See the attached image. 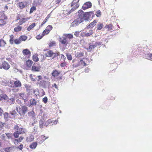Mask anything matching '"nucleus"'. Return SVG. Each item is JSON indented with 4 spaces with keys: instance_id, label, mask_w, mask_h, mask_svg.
<instances>
[{
    "instance_id": "obj_1",
    "label": "nucleus",
    "mask_w": 152,
    "mask_h": 152,
    "mask_svg": "<svg viewBox=\"0 0 152 152\" xmlns=\"http://www.w3.org/2000/svg\"><path fill=\"white\" fill-rule=\"evenodd\" d=\"M77 18L72 22L71 26L76 27L83 22L84 20L87 21L91 20L94 16V13L92 12L84 13L83 10H80L77 13Z\"/></svg>"
},
{
    "instance_id": "obj_2",
    "label": "nucleus",
    "mask_w": 152,
    "mask_h": 152,
    "mask_svg": "<svg viewBox=\"0 0 152 152\" xmlns=\"http://www.w3.org/2000/svg\"><path fill=\"white\" fill-rule=\"evenodd\" d=\"M16 110L21 116H23L28 111V107L26 106H22L21 108L19 106H16Z\"/></svg>"
},
{
    "instance_id": "obj_3",
    "label": "nucleus",
    "mask_w": 152,
    "mask_h": 152,
    "mask_svg": "<svg viewBox=\"0 0 152 152\" xmlns=\"http://www.w3.org/2000/svg\"><path fill=\"white\" fill-rule=\"evenodd\" d=\"M50 83L48 81H46L44 80H42L39 82V86L44 88H48L49 87Z\"/></svg>"
},
{
    "instance_id": "obj_4",
    "label": "nucleus",
    "mask_w": 152,
    "mask_h": 152,
    "mask_svg": "<svg viewBox=\"0 0 152 152\" xmlns=\"http://www.w3.org/2000/svg\"><path fill=\"white\" fill-rule=\"evenodd\" d=\"M59 42L63 44L64 46L66 47L69 42V40L66 37H60L59 38Z\"/></svg>"
},
{
    "instance_id": "obj_5",
    "label": "nucleus",
    "mask_w": 152,
    "mask_h": 152,
    "mask_svg": "<svg viewBox=\"0 0 152 152\" xmlns=\"http://www.w3.org/2000/svg\"><path fill=\"white\" fill-rule=\"evenodd\" d=\"M7 19V17L3 12L0 13V26H2L6 23L5 20Z\"/></svg>"
},
{
    "instance_id": "obj_6",
    "label": "nucleus",
    "mask_w": 152,
    "mask_h": 152,
    "mask_svg": "<svg viewBox=\"0 0 152 152\" xmlns=\"http://www.w3.org/2000/svg\"><path fill=\"white\" fill-rule=\"evenodd\" d=\"M101 45V43L99 42H96L94 44H93V43H91L89 44V45L87 50L88 52H91V51L93 50L97 46L99 45Z\"/></svg>"
},
{
    "instance_id": "obj_7",
    "label": "nucleus",
    "mask_w": 152,
    "mask_h": 152,
    "mask_svg": "<svg viewBox=\"0 0 152 152\" xmlns=\"http://www.w3.org/2000/svg\"><path fill=\"white\" fill-rule=\"evenodd\" d=\"M45 136L44 135H42L37 139V141L40 144L42 143L46 139L48 138V137H47L45 138Z\"/></svg>"
},
{
    "instance_id": "obj_8",
    "label": "nucleus",
    "mask_w": 152,
    "mask_h": 152,
    "mask_svg": "<svg viewBox=\"0 0 152 152\" xmlns=\"http://www.w3.org/2000/svg\"><path fill=\"white\" fill-rule=\"evenodd\" d=\"M92 6L91 2L88 1L85 3L83 6L82 8L85 10L87 9L91 8Z\"/></svg>"
},
{
    "instance_id": "obj_9",
    "label": "nucleus",
    "mask_w": 152,
    "mask_h": 152,
    "mask_svg": "<svg viewBox=\"0 0 152 152\" xmlns=\"http://www.w3.org/2000/svg\"><path fill=\"white\" fill-rule=\"evenodd\" d=\"M30 104L28 105V107L35 106L37 104V101L34 99H31L29 100Z\"/></svg>"
},
{
    "instance_id": "obj_10",
    "label": "nucleus",
    "mask_w": 152,
    "mask_h": 152,
    "mask_svg": "<svg viewBox=\"0 0 152 152\" xmlns=\"http://www.w3.org/2000/svg\"><path fill=\"white\" fill-rule=\"evenodd\" d=\"M27 2L26 1H23V2H19L17 4L18 6L20 9H23L27 5Z\"/></svg>"
},
{
    "instance_id": "obj_11",
    "label": "nucleus",
    "mask_w": 152,
    "mask_h": 152,
    "mask_svg": "<svg viewBox=\"0 0 152 152\" xmlns=\"http://www.w3.org/2000/svg\"><path fill=\"white\" fill-rule=\"evenodd\" d=\"M52 28L53 27L52 26L48 25L43 31V34H48L50 32V30L52 29Z\"/></svg>"
},
{
    "instance_id": "obj_12",
    "label": "nucleus",
    "mask_w": 152,
    "mask_h": 152,
    "mask_svg": "<svg viewBox=\"0 0 152 152\" xmlns=\"http://www.w3.org/2000/svg\"><path fill=\"white\" fill-rule=\"evenodd\" d=\"M2 64L3 68L6 70H8L10 67V66L8 63L5 61Z\"/></svg>"
},
{
    "instance_id": "obj_13",
    "label": "nucleus",
    "mask_w": 152,
    "mask_h": 152,
    "mask_svg": "<svg viewBox=\"0 0 152 152\" xmlns=\"http://www.w3.org/2000/svg\"><path fill=\"white\" fill-rule=\"evenodd\" d=\"M97 22V20H95L94 21L91 23L87 27V29H88L90 28H92L96 25Z\"/></svg>"
},
{
    "instance_id": "obj_14",
    "label": "nucleus",
    "mask_w": 152,
    "mask_h": 152,
    "mask_svg": "<svg viewBox=\"0 0 152 152\" xmlns=\"http://www.w3.org/2000/svg\"><path fill=\"white\" fill-rule=\"evenodd\" d=\"M19 96L20 97V99H23L24 102H26L27 101V96L24 93H20L19 94Z\"/></svg>"
},
{
    "instance_id": "obj_15",
    "label": "nucleus",
    "mask_w": 152,
    "mask_h": 152,
    "mask_svg": "<svg viewBox=\"0 0 152 152\" xmlns=\"http://www.w3.org/2000/svg\"><path fill=\"white\" fill-rule=\"evenodd\" d=\"M40 69V66H37L33 65L32 67V70L35 72H39Z\"/></svg>"
},
{
    "instance_id": "obj_16",
    "label": "nucleus",
    "mask_w": 152,
    "mask_h": 152,
    "mask_svg": "<svg viewBox=\"0 0 152 152\" xmlns=\"http://www.w3.org/2000/svg\"><path fill=\"white\" fill-rule=\"evenodd\" d=\"M14 85L15 87H20L21 86V83L19 80H17L14 81Z\"/></svg>"
},
{
    "instance_id": "obj_17",
    "label": "nucleus",
    "mask_w": 152,
    "mask_h": 152,
    "mask_svg": "<svg viewBox=\"0 0 152 152\" xmlns=\"http://www.w3.org/2000/svg\"><path fill=\"white\" fill-rule=\"evenodd\" d=\"M46 56L48 57H51L53 56V52L51 50H49L45 53Z\"/></svg>"
},
{
    "instance_id": "obj_18",
    "label": "nucleus",
    "mask_w": 152,
    "mask_h": 152,
    "mask_svg": "<svg viewBox=\"0 0 152 152\" xmlns=\"http://www.w3.org/2000/svg\"><path fill=\"white\" fill-rule=\"evenodd\" d=\"M73 8L70 10V11L67 13V15H69L73 11H74L75 10H76L79 7V5L78 4H76L75 6H73Z\"/></svg>"
},
{
    "instance_id": "obj_19",
    "label": "nucleus",
    "mask_w": 152,
    "mask_h": 152,
    "mask_svg": "<svg viewBox=\"0 0 152 152\" xmlns=\"http://www.w3.org/2000/svg\"><path fill=\"white\" fill-rule=\"evenodd\" d=\"M60 73V71L55 70L52 72V76L54 77H57L59 75Z\"/></svg>"
},
{
    "instance_id": "obj_20",
    "label": "nucleus",
    "mask_w": 152,
    "mask_h": 152,
    "mask_svg": "<svg viewBox=\"0 0 152 152\" xmlns=\"http://www.w3.org/2000/svg\"><path fill=\"white\" fill-rule=\"evenodd\" d=\"M7 96L5 94H2L0 95V102L2 101L3 99L6 100L7 99Z\"/></svg>"
},
{
    "instance_id": "obj_21",
    "label": "nucleus",
    "mask_w": 152,
    "mask_h": 152,
    "mask_svg": "<svg viewBox=\"0 0 152 152\" xmlns=\"http://www.w3.org/2000/svg\"><path fill=\"white\" fill-rule=\"evenodd\" d=\"M23 137L22 136L20 137L18 139H15L14 140V143L15 145H17L19 142H21L23 140Z\"/></svg>"
},
{
    "instance_id": "obj_22",
    "label": "nucleus",
    "mask_w": 152,
    "mask_h": 152,
    "mask_svg": "<svg viewBox=\"0 0 152 152\" xmlns=\"http://www.w3.org/2000/svg\"><path fill=\"white\" fill-rule=\"evenodd\" d=\"M10 37L9 42L10 44L12 45L14 44L15 39L14 36L13 35H10Z\"/></svg>"
},
{
    "instance_id": "obj_23",
    "label": "nucleus",
    "mask_w": 152,
    "mask_h": 152,
    "mask_svg": "<svg viewBox=\"0 0 152 152\" xmlns=\"http://www.w3.org/2000/svg\"><path fill=\"white\" fill-rule=\"evenodd\" d=\"M23 55H30L31 52L29 50L27 49H24L22 51Z\"/></svg>"
},
{
    "instance_id": "obj_24",
    "label": "nucleus",
    "mask_w": 152,
    "mask_h": 152,
    "mask_svg": "<svg viewBox=\"0 0 152 152\" xmlns=\"http://www.w3.org/2000/svg\"><path fill=\"white\" fill-rule=\"evenodd\" d=\"M81 64H83L84 66H86V64L85 62L83 60H81L79 62H78V63L76 65H75L74 66L76 67H78V66H80Z\"/></svg>"
},
{
    "instance_id": "obj_25",
    "label": "nucleus",
    "mask_w": 152,
    "mask_h": 152,
    "mask_svg": "<svg viewBox=\"0 0 152 152\" xmlns=\"http://www.w3.org/2000/svg\"><path fill=\"white\" fill-rule=\"evenodd\" d=\"M53 121L51 119H49L47 120L46 122H45L44 126H46V127H48V126L50 124L52 123H53Z\"/></svg>"
},
{
    "instance_id": "obj_26",
    "label": "nucleus",
    "mask_w": 152,
    "mask_h": 152,
    "mask_svg": "<svg viewBox=\"0 0 152 152\" xmlns=\"http://www.w3.org/2000/svg\"><path fill=\"white\" fill-rule=\"evenodd\" d=\"M37 142H33L30 145L29 148L32 149H35L37 147Z\"/></svg>"
},
{
    "instance_id": "obj_27",
    "label": "nucleus",
    "mask_w": 152,
    "mask_h": 152,
    "mask_svg": "<svg viewBox=\"0 0 152 152\" xmlns=\"http://www.w3.org/2000/svg\"><path fill=\"white\" fill-rule=\"evenodd\" d=\"M44 121H43V119H40L39 122V126L40 129H42L43 127V125H44Z\"/></svg>"
},
{
    "instance_id": "obj_28",
    "label": "nucleus",
    "mask_w": 152,
    "mask_h": 152,
    "mask_svg": "<svg viewBox=\"0 0 152 152\" xmlns=\"http://www.w3.org/2000/svg\"><path fill=\"white\" fill-rule=\"evenodd\" d=\"M20 134H23L25 132V129L22 128H19L18 131H17Z\"/></svg>"
},
{
    "instance_id": "obj_29",
    "label": "nucleus",
    "mask_w": 152,
    "mask_h": 152,
    "mask_svg": "<svg viewBox=\"0 0 152 152\" xmlns=\"http://www.w3.org/2000/svg\"><path fill=\"white\" fill-rule=\"evenodd\" d=\"M93 33V31L92 29H90L89 30V32L86 33L84 34V36L86 37H88L92 35Z\"/></svg>"
},
{
    "instance_id": "obj_30",
    "label": "nucleus",
    "mask_w": 152,
    "mask_h": 152,
    "mask_svg": "<svg viewBox=\"0 0 152 152\" xmlns=\"http://www.w3.org/2000/svg\"><path fill=\"white\" fill-rule=\"evenodd\" d=\"M103 27V24L102 23H98L97 25V29L96 30V31L98 30H101Z\"/></svg>"
},
{
    "instance_id": "obj_31",
    "label": "nucleus",
    "mask_w": 152,
    "mask_h": 152,
    "mask_svg": "<svg viewBox=\"0 0 152 152\" xmlns=\"http://www.w3.org/2000/svg\"><path fill=\"white\" fill-rule=\"evenodd\" d=\"M84 55V53L82 52H77L75 53V56L77 58H80L83 56Z\"/></svg>"
},
{
    "instance_id": "obj_32",
    "label": "nucleus",
    "mask_w": 152,
    "mask_h": 152,
    "mask_svg": "<svg viewBox=\"0 0 152 152\" xmlns=\"http://www.w3.org/2000/svg\"><path fill=\"white\" fill-rule=\"evenodd\" d=\"M33 109L34 108L32 109V110L28 113V114L29 116H31L32 117H33L35 116V113L33 110Z\"/></svg>"
},
{
    "instance_id": "obj_33",
    "label": "nucleus",
    "mask_w": 152,
    "mask_h": 152,
    "mask_svg": "<svg viewBox=\"0 0 152 152\" xmlns=\"http://www.w3.org/2000/svg\"><path fill=\"white\" fill-rule=\"evenodd\" d=\"M13 149V148L12 147H7L4 148L3 150L6 152H11Z\"/></svg>"
},
{
    "instance_id": "obj_34",
    "label": "nucleus",
    "mask_w": 152,
    "mask_h": 152,
    "mask_svg": "<svg viewBox=\"0 0 152 152\" xmlns=\"http://www.w3.org/2000/svg\"><path fill=\"white\" fill-rule=\"evenodd\" d=\"M33 64V61L31 60H28L26 61V64L28 67H30Z\"/></svg>"
},
{
    "instance_id": "obj_35",
    "label": "nucleus",
    "mask_w": 152,
    "mask_h": 152,
    "mask_svg": "<svg viewBox=\"0 0 152 152\" xmlns=\"http://www.w3.org/2000/svg\"><path fill=\"white\" fill-rule=\"evenodd\" d=\"M19 38L21 42L22 41H25L27 39V37L26 36L22 35L20 36Z\"/></svg>"
},
{
    "instance_id": "obj_36",
    "label": "nucleus",
    "mask_w": 152,
    "mask_h": 152,
    "mask_svg": "<svg viewBox=\"0 0 152 152\" xmlns=\"http://www.w3.org/2000/svg\"><path fill=\"white\" fill-rule=\"evenodd\" d=\"M35 26V23H32L31 25H30L29 27L27 28V30L28 31H29L31 29H32Z\"/></svg>"
},
{
    "instance_id": "obj_37",
    "label": "nucleus",
    "mask_w": 152,
    "mask_h": 152,
    "mask_svg": "<svg viewBox=\"0 0 152 152\" xmlns=\"http://www.w3.org/2000/svg\"><path fill=\"white\" fill-rule=\"evenodd\" d=\"M7 102L10 104H13L15 102V99L13 98H11L8 99L7 100Z\"/></svg>"
},
{
    "instance_id": "obj_38",
    "label": "nucleus",
    "mask_w": 152,
    "mask_h": 152,
    "mask_svg": "<svg viewBox=\"0 0 152 152\" xmlns=\"http://www.w3.org/2000/svg\"><path fill=\"white\" fill-rule=\"evenodd\" d=\"M6 44V42L2 39H0V47L2 45H5Z\"/></svg>"
},
{
    "instance_id": "obj_39",
    "label": "nucleus",
    "mask_w": 152,
    "mask_h": 152,
    "mask_svg": "<svg viewBox=\"0 0 152 152\" xmlns=\"http://www.w3.org/2000/svg\"><path fill=\"white\" fill-rule=\"evenodd\" d=\"M21 27L18 26L16 27H15L14 28V31L15 32H18L20 31L21 29Z\"/></svg>"
},
{
    "instance_id": "obj_40",
    "label": "nucleus",
    "mask_w": 152,
    "mask_h": 152,
    "mask_svg": "<svg viewBox=\"0 0 152 152\" xmlns=\"http://www.w3.org/2000/svg\"><path fill=\"white\" fill-rule=\"evenodd\" d=\"M113 26L111 24H109V25H106L105 27V28H108V30L109 31L112 30V29Z\"/></svg>"
},
{
    "instance_id": "obj_41",
    "label": "nucleus",
    "mask_w": 152,
    "mask_h": 152,
    "mask_svg": "<svg viewBox=\"0 0 152 152\" xmlns=\"http://www.w3.org/2000/svg\"><path fill=\"white\" fill-rule=\"evenodd\" d=\"M65 36V37H66L67 39L68 38L69 39H72L73 38V36L71 34H66Z\"/></svg>"
},
{
    "instance_id": "obj_42",
    "label": "nucleus",
    "mask_w": 152,
    "mask_h": 152,
    "mask_svg": "<svg viewBox=\"0 0 152 152\" xmlns=\"http://www.w3.org/2000/svg\"><path fill=\"white\" fill-rule=\"evenodd\" d=\"M19 134H20L17 131L14 132L13 134V136L15 138H18Z\"/></svg>"
},
{
    "instance_id": "obj_43",
    "label": "nucleus",
    "mask_w": 152,
    "mask_h": 152,
    "mask_svg": "<svg viewBox=\"0 0 152 152\" xmlns=\"http://www.w3.org/2000/svg\"><path fill=\"white\" fill-rule=\"evenodd\" d=\"M21 42L19 38L18 39H15L14 42V43L17 45L19 44Z\"/></svg>"
},
{
    "instance_id": "obj_44",
    "label": "nucleus",
    "mask_w": 152,
    "mask_h": 152,
    "mask_svg": "<svg viewBox=\"0 0 152 152\" xmlns=\"http://www.w3.org/2000/svg\"><path fill=\"white\" fill-rule=\"evenodd\" d=\"M4 118L5 121H7L9 117L8 114L7 112H5L4 114Z\"/></svg>"
},
{
    "instance_id": "obj_45",
    "label": "nucleus",
    "mask_w": 152,
    "mask_h": 152,
    "mask_svg": "<svg viewBox=\"0 0 152 152\" xmlns=\"http://www.w3.org/2000/svg\"><path fill=\"white\" fill-rule=\"evenodd\" d=\"M79 1V0H74L72 3L71 6L72 7L75 5H76V4H78L77 3Z\"/></svg>"
},
{
    "instance_id": "obj_46",
    "label": "nucleus",
    "mask_w": 152,
    "mask_h": 152,
    "mask_svg": "<svg viewBox=\"0 0 152 152\" xmlns=\"http://www.w3.org/2000/svg\"><path fill=\"white\" fill-rule=\"evenodd\" d=\"M30 77L32 81H35L37 80V78L35 76H33L32 75H30Z\"/></svg>"
},
{
    "instance_id": "obj_47",
    "label": "nucleus",
    "mask_w": 152,
    "mask_h": 152,
    "mask_svg": "<svg viewBox=\"0 0 152 152\" xmlns=\"http://www.w3.org/2000/svg\"><path fill=\"white\" fill-rule=\"evenodd\" d=\"M66 56L68 60H71L72 59V57L70 54L67 53L66 54Z\"/></svg>"
},
{
    "instance_id": "obj_48",
    "label": "nucleus",
    "mask_w": 152,
    "mask_h": 152,
    "mask_svg": "<svg viewBox=\"0 0 152 152\" xmlns=\"http://www.w3.org/2000/svg\"><path fill=\"white\" fill-rule=\"evenodd\" d=\"M33 60L35 61H38L39 59L36 55H34L33 56Z\"/></svg>"
},
{
    "instance_id": "obj_49",
    "label": "nucleus",
    "mask_w": 152,
    "mask_h": 152,
    "mask_svg": "<svg viewBox=\"0 0 152 152\" xmlns=\"http://www.w3.org/2000/svg\"><path fill=\"white\" fill-rule=\"evenodd\" d=\"M40 119H43V121H45L46 119V115L44 113H43V115L41 116V118Z\"/></svg>"
},
{
    "instance_id": "obj_50",
    "label": "nucleus",
    "mask_w": 152,
    "mask_h": 152,
    "mask_svg": "<svg viewBox=\"0 0 152 152\" xmlns=\"http://www.w3.org/2000/svg\"><path fill=\"white\" fill-rule=\"evenodd\" d=\"M45 35V34H44L43 33L42 35L39 34L37 37V39H41Z\"/></svg>"
},
{
    "instance_id": "obj_51",
    "label": "nucleus",
    "mask_w": 152,
    "mask_h": 152,
    "mask_svg": "<svg viewBox=\"0 0 152 152\" xmlns=\"http://www.w3.org/2000/svg\"><path fill=\"white\" fill-rule=\"evenodd\" d=\"M56 44V42L55 41H53L51 42L49 44V46L50 47H53Z\"/></svg>"
},
{
    "instance_id": "obj_52",
    "label": "nucleus",
    "mask_w": 152,
    "mask_h": 152,
    "mask_svg": "<svg viewBox=\"0 0 152 152\" xmlns=\"http://www.w3.org/2000/svg\"><path fill=\"white\" fill-rule=\"evenodd\" d=\"M37 126H35L33 129V131L34 134H37Z\"/></svg>"
},
{
    "instance_id": "obj_53",
    "label": "nucleus",
    "mask_w": 152,
    "mask_h": 152,
    "mask_svg": "<svg viewBox=\"0 0 152 152\" xmlns=\"http://www.w3.org/2000/svg\"><path fill=\"white\" fill-rule=\"evenodd\" d=\"M42 101L44 103H46L48 102V98L47 97H45L42 99Z\"/></svg>"
},
{
    "instance_id": "obj_54",
    "label": "nucleus",
    "mask_w": 152,
    "mask_h": 152,
    "mask_svg": "<svg viewBox=\"0 0 152 152\" xmlns=\"http://www.w3.org/2000/svg\"><path fill=\"white\" fill-rule=\"evenodd\" d=\"M11 115H13L14 116H16L17 113L15 110H13L11 113Z\"/></svg>"
},
{
    "instance_id": "obj_55",
    "label": "nucleus",
    "mask_w": 152,
    "mask_h": 152,
    "mask_svg": "<svg viewBox=\"0 0 152 152\" xmlns=\"http://www.w3.org/2000/svg\"><path fill=\"white\" fill-rule=\"evenodd\" d=\"M36 10V8L35 7H31V8L30 10V13H32L33 12V11L34 10Z\"/></svg>"
},
{
    "instance_id": "obj_56",
    "label": "nucleus",
    "mask_w": 152,
    "mask_h": 152,
    "mask_svg": "<svg viewBox=\"0 0 152 152\" xmlns=\"http://www.w3.org/2000/svg\"><path fill=\"white\" fill-rule=\"evenodd\" d=\"M19 129V127L18 125H15L14 126L13 129L15 131H18Z\"/></svg>"
},
{
    "instance_id": "obj_57",
    "label": "nucleus",
    "mask_w": 152,
    "mask_h": 152,
    "mask_svg": "<svg viewBox=\"0 0 152 152\" xmlns=\"http://www.w3.org/2000/svg\"><path fill=\"white\" fill-rule=\"evenodd\" d=\"M96 13L97 14H96V16L98 17H99L101 15V12L99 10H98L96 12Z\"/></svg>"
},
{
    "instance_id": "obj_58",
    "label": "nucleus",
    "mask_w": 152,
    "mask_h": 152,
    "mask_svg": "<svg viewBox=\"0 0 152 152\" xmlns=\"http://www.w3.org/2000/svg\"><path fill=\"white\" fill-rule=\"evenodd\" d=\"M47 17L42 22V23L41 24L40 26L42 27L43 25L45 24L47 20Z\"/></svg>"
},
{
    "instance_id": "obj_59",
    "label": "nucleus",
    "mask_w": 152,
    "mask_h": 152,
    "mask_svg": "<svg viewBox=\"0 0 152 152\" xmlns=\"http://www.w3.org/2000/svg\"><path fill=\"white\" fill-rule=\"evenodd\" d=\"M34 3L38 5L39 4L40 2L39 0H34Z\"/></svg>"
},
{
    "instance_id": "obj_60",
    "label": "nucleus",
    "mask_w": 152,
    "mask_h": 152,
    "mask_svg": "<svg viewBox=\"0 0 152 152\" xmlns=\"http://www.w3.org/2000/svg\"><path fill=\"white\" fill-rule=\"evenodd\" d=\"M23 147V145L22 144H20L19 145L17 148H18L20 150H22Z\"/></svg>"
},
{
    "instance_id": "obj_61",
    "label": "nucleus",
    "mask_w": 152,
    "mask_h": 152,
    "mask_svg": "<svg viewBox=\"0 0 152 152\" xmlns=\"http://www.w3.org/2000/svg\"><path fill=\"white\" fill-rule=\"evenodd\" d=\"M52 87H55L58 90V87L56 83H54L52 85Z\"/></svg>"
},
{
    "instance_id": "obj_62",
    "label": "nucleus",
    "mask_w": 152,
    "mask_h": 152,
    "mask_svg": "<svg viewBox=\"0 0 152 152\" xmlns=\"http://www.w3.org/2000/svg\"><path fill=\"white\" fill-rule=\"evenodd\" d=\"M5 134L7 136L8 139H10L11 138V134L9 133H6Z\"/></svg>"
},
{
    "instance_id": "obj_63",
    "label": "nucleus",
    "mask_w": 152,
    "mask_h": 152,
    "mask_svg": "<svg viewBox=\"0 0 152 152\" xmlns=\"http://www.w3.org/2000/svg\"><path fill=\"white\" fill-rule=\"evenodd\" d=\"M60 65L62 67H64L66 65V64L64 62H63L61 63V64H60Z\"/></svg>"
},
{
    "instance_id": "obj_64",
    "label": "nucleus",
    "mask_w": 152,
    "mask_h": 152,
    "mask_svg": "<svg viewBox=\"0 0 152 152\" xmlns=\"http://www.w3.org/2000/svg\"><path fill=\"white\" fill-rule=\"evenodd\" d=\"M61 59H63V61H64L66 58V57L63 55H61Z\"/></svg>"
}]
</instances>
